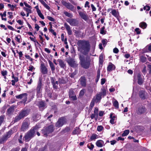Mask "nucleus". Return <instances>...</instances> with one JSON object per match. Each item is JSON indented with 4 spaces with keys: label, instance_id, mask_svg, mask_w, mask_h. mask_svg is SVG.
Masks as SVG:
<instances>
[{
    "label": "nucleus",
    "instance_id": "473e14b6",
    "mask_svg": "<svg viewBox=\"0 0 151 151\" xmlns=\"http://www.w3.org/2000/svg\"><path fill=\"white\" fill-rule=\"evenodd\" d=\"M7 139L3 135L2 137L0 138V144H4Z\"/></svg>",
    "mask_w": 151,
    "mask_h": 151
},
{
    "label": "nucleus",
    "instance_id": "f3484780",
    "mask_svg": "<svg viewBox=\"0 0 151 151\" xmlns=\"http://www.w3.org/2000/svg\"><path fill=\"white\" fill-rule=\"evenodd\" d=\"M40 68V72L42 74L44 75L47 74L48 73L47 68L46 67L43 63L41 64Z\"/></svg>",
    "mask_w": 151,
    "mask_h": 151
},
{
    "label": "nucleus",
    "instance_id": "58836bf2",
    "mask_svg": "<svg viewBox=\"0 0 151 151\" xmlns=\"http://www.w3.org/2000/svg\"><path fill=\"white\" fill-rule=\"evenodd\" d=\"M109 117L111 119L110 120V123L112 124H115V122H114V119L112 118V114H110Z\"/></svg>",
    "mask_w": 151,
    "mask_h": 151
},
{
    "label": "nucleus",
    "instance_id": "79ce46f5",
    "mask_svg": "<svg viewBox=\"0 0 151 151\" xmlns=\"http://www.w3.org/2000/svg\"><path fill=\"white\" fill-rule=\"evenodd\" d=\"M113 105L116 108H118L119 106V103L116 100H115L113 103Z\"/></svg>",
    "mask_w": 151,
    "mask_h": 151
},
{
    "label": "nucleus",
    "instance_id": "20e7f679",
    "mask_svg": "<svg viewBox=\"0 0 151 151\" xmlns=\"http://www.w3.org/2000/svg\"><path fill=\"white\" fill-rule=\"evenodd\" d=\"M30 112V109H23L19 112L18 115L14 119V122H16L27 116Z\"/></svg>",
    "mask_w": 151,
    "mask_h": 151
},
{
    "label": "nucleus",
    "instance_id": "423d86ee",
    "mask_svg": "<svg viewBox=\"0 0 151 151\" xmlns=\"http://www.w3.org/2000/svg\"><path fill=\"white\" fill-rule=\"evenodd\" d=\"M54 127L53 125H50L47 127H44L42 130V133L46 137L48 136V134L51 133L54 130Z\"/></svg>",
    "mask_w": 151,
    "mask_h": 151
},
{
    "label": "nucleus",
    "instance_id": "7c9ffc66",
    "mask_svg": "<svg viewBox=\"0 0 151 151\" xmlns=\"http://www.w3.org/2000/svg\"><path fill=\"white\" fill-rule=\"evenodd\" d=\"M139 26L143 29H145L147 28V24L145 22H142L140 23Z\"/></svg>",
    "mask_w": 151,
    "mask_h": 151
},
{
    "label": "nucleus",
    "instance_id": "4468645a",
    "mask_svg": "<svg viewBox=\"0 0 151 151\" xmlns=\"http://www.w3.org/2000/svg\"><path fill=\"white\" fill-rule=\"evenodd\" d=\"M50 80L53 89L56 90L58 88V81H56V78L55 77H51Z\"/></svg>",
    "mask_w": 151,
    "mask_h": 151
},
{
    "label": "nucleus",
    "instance_id": "f03ea898",
    "mask_svg": "<svg viewBox=\"0 0 151 151\" xmlns=\"http://www.w3.org/2000/svg\"><path fill=\"white\" fill-rule=\"evenodd\" d=\"M102 92L97 93L92 99L90 105V107L91 109L94 106L95 103L100 102L102 98V96H105L106 94V91L104 88L101 89Z\"/></svg>",
    "mask_w": 151,
    "mask_h": 151
},
{
    "label": "nucleus",
    "instance_id": "c9c22d12",
    "mask_svg": "<svg viewBox=\"0 0 151 151\" xmlns=\"http://www.w3.org/2000/svg\"><path fill=\"white\" fill-rule=\"evenodd\" d=\"M64 13L65 15L67 17H70L71 18L73 17V15L72 14L66 11L64 12Z\"/></svg>",
    "mask_w": 151,
    "mask_h": 151
},
{
    "label": "nucleus",
    "instance_id": "6e6552de",
    "mask_svg": "<svg viewBox=\"0 0 151 151\" xmlns=\"http://www.w3.org/2000/svg\"><path fill=\"white\" fill-rule=\"evenodd\" d=\"M147 110L146 107L142 105L139 106L136 112L138 115H141L146 114L147 113Z\"/></svg>",
    "mask_w": 151,
    "mask_h": 151
},
{
    "label": "nucleus",
    "instance_id": "37998d69",
    "mask_svg": "<svg viewBox=\"0 0 151 151\" xmlns=\"http://www.w3.org/2000/svg\"><path fill=\"white\" fill-rule=\"evenodd\" d=\"M141 62L142 63H145L147 60V58L144 56H141L140 57Z\"/></svg>",
    "mask_w": 151,
    "mask_h": 151
},
{
    "label": "nucleus",
    "instance_id": "c85d7f7f",
    "mask_svg": "<svg viewBox=\"0 0 151 151\" xmlns=\"http://www.w3.org/2000/svg\"><path fill=\"white\" fill-rule=\"evenodd\" d=\"M48 62L52 73H54V71L55 70V68L52 62L50 60H49Z\"/></svg>",
    "mask_w": 151,
    "mask_h": 151
},
{
    "label": "nucleus",
    "instance_id": "3c124183",
    "mask_svg": "<svg viewBox=\"0 0 151 151\" xmlns=\"http://www.w3.org/2000/svg\"><path fill=\"white\" fill-rule=\"evenodd\" d=\"M143 9L144 10L148 11L150 10V8L149 6L146 5L145 6H144Z\"/></svg>",
    "mask_w": 151,
    "mask_h": 151
},
{
    "label": "nucleus",
    "instance_id": "412c9836",
    "mask_svg": "<svg viewBox=\"0 0 151 151\" xmlns=\"http://www.w3.org/2000/svg\"><path fill=\"white\" fill-rule=\"evenodd\" d=\"M115 69L116 67L115 65L111 62H109L107 68V72H110L113 70H114Z\"/></svg>",
    "mask_w": 151,
    "mask_h": 151
},
{
    "label": "nucleus",
    "instance_id": "ea45409f",
    "mask_svg": "<svg viewBox=\"0 0 151 151\" xmlns=\"http://www.w3.org/2000/svg\"><path fill=\"white\" fill-rule=\"evenodd\" d=\"M100 70L99 69L97 70V78H96V82H97L100 78Z\"/></svg>",
    "mask_w": 151,
    "mask_h": 151
},
{
    "label": "nucleus",
    "instance_id": "5fc2aeb1",
    "mask_svg": "<svg viewBox=\"0 0 151 151\" xmlns=\"http://www.w3.org/2000/svg\"><path fill=\"white\" fill-rule=\"evenodd\" d=\"M76 74V72L75 71L72 73H70V74L69 76L71 78H73L75 76Z\"/></svg>",
    "mask_w": 151,
    "mask_h": 151
},
{
    "label": "nucleus",
    "instance_id": "0e129e2a",
    "mask_svg": "<svg viewBox=\"0 0 151 151\" xmlns=\"http://www.w3.org/2000/svg\"><path fill=\"white\" fill-rule=\"evenodd\" d=\"M18 37H21V36L20 35H19L17 36H16L15 38V40L17 42L19 43H20V38H18Z\"/></svg>",
    "mask_w": 151,
    "mask_h": 151
},
{
    "label": "nucleus",
    "instance_id": "680f3d73",
    "mask_svg": "<svg viewBox=\"0 0 151 151\" xmlns=\"http://www.w3.org/2000/svg\"><path fill=\"white\" fill-rule=\"evenodd\" d=\"M98 109L97 107H95V109L94 111V114H96V115L97 116H98Z\"/></svg>",
    "mask_w": 151,
    "mask_h": 151
},
{
    "label": "nucleus",
    "instance_id": "774afa93",
    "mask_svg": "<svg viewBox=\"0 0 151 151\" xmlns=\"http://www.w3.org/2000/svg\"><path fill=\"white\" fill-rule=\"evenodd\" d=\"M35 69V68H34V67L32 65H30L29 67V69H28V70L29 71L32 72L33 69Z\"/></svg>",
    "mask_w": 151,
    "mask_h": 151
},
{
    "label": "nucleus",
    "instance_id": "393cba45",
    "mask_svg": "<svg viewBox=\"0 0 151 151\" xmlns=\"http://www.w3.org/2000/svg\"><path fill=\"white\" fill-rule=\"evenodd\" d=\"M80 84L81 86L85 87L86 86V79L84 76H81L80 79Z\"/></svg>",
    "mask_w": 151,
    "mask_h": 151
},
{
    "label": "nucleus",
    "instance_id": "13d9d810",
    "mask_svg": "<svg viewBox=\"0 0 151 151\" xmlns=\"http://www.w3.org/2000/svg\"><path fill=\"white\" fill-rule=\"evenodd\" d=\"M75 33V35L76 37H79V35L80 33V32L79 30H75V31L74 32Z\"/></svg>",
    "mask_w": 151,
    "mask_h": 151
},
{
    "label": "nucleus",
    "instance_id": "864d4df0",
    "mask_svg": "<svg viewBox=\"0 0 151 151\" xmlns=\"http://www.w3.org/2000/svg\"><path fill=\"white\" fill-rule=\"evenodd\" d=\"M107 40L106 39H103L101 41L102 43L104 46H105L107 44Z\"/></svg>",
    "mask_w": 151,
    "mask_h": 151
},
{
    "label": "nucleus",
    "instance_id": "5701e85b",
    "mask_svg": "<svg viewBox=\"0 0 151 151\" xmlns=\"http://www.w3.org/2000/svg\"><path fill=\"white\" fill-rule=\"evenodd\" d=\"M14 129V128H13L12 129H10L8 132L6 133V134L4 135L7 139L10 137L11 135L14 133V132L13 130V129Z\"/></svg>",
    "mask_w": 151,
    "mask_h": 151
},
{
    "label": "nucleus",
    "instance_id": "ddd939ff",
    "mask_svg": "<svg viewBox=\"0 0 151 151\" xmlns=\"http://www.w3.org/2000/svg\"><path fill=\"white\" fill-rule=\"evenodd\" d=\"M147 93L145 90H140L138 93L139 97L142 100H145L147 99Z\"/></svg>",
    "mask_w": 151,
    "mask_h": 151
},
{
    "label": "nucleus",
    "instance_id": "c756f323",
    "mask_svg": "<svg viewBox=\"0 0 151 151\" xmlns=\"http://www.w3.org/2000/svg\"><path fill=\"white\" fill-rule=\"evenodd\" d=\"M103 141L102 140H99L97 141L96 142V145L97 147H101L103 146Z\"/></svg>",
    "mask_w": 151,
    "mask_h": 151
},
{
    "label": "nucleus",
    "instance_id": "a878e982",
    "mask_svg": "<svg viewBox=\"0 0 151 151\" xmlns=\"http://www.w3.org/2000/svg\"><path fill=\"white\" fill-rule=\"evenodd\" d=\"M58 61L59 62V65L61 68H66V65L65 64L64 61L60 59H58Z\"/></svg>",
    "mask_w": 151,
    "mask_h": 151
},
{
    "label": "nucleus",
    "instance_id": "c03bdc74",
    "mask_svg": "<svg viewBox=\"0 0 151 151\" xmlns=\"http://www.w3.org/2000/svg\"><path fill=\"white\" fill-rule=\"evenodd\" d=\"M39 151H47V146L45 145L44 147L40 148Z\"/></svg>",
    "mask_w": 151,
    "mask_h": 151
},
{
    "label": "nucleus",
    "instance_id": "f8f14e48",
    "mask_svg": "<svg viewBox=\"0 0 151 151\" xmlns=\"http://www.w3.org/2000/svg\"><path fill=\"white\" fill-rule=\"evenodd\" d=\"M61 3L62 4L66 7L68 9L71 10L72 11H73L74 6L70 3H67L64 0H62L61 1Z\"/></svg>",
    "mask_w": 151,
    "mask_h": 151
},
{
    "label": "nucleus",
    "instance_id": "b1692460",
    "mask_svg": "<svg viewBox=\"0 0 151 151\" xmlns=\"http://www.w3.org/2000/svg\"><path fill=\"white\" fill-rule=\"evenodd\" d=\"M64 25L68 35H71L72 34V31L70 27L67 23H65Z\"/></svg>",
    "mask_w": 151,
    "mask_h": 151
},
{
    "label": "nucleus",
    "instance_id": "aec40b11",
    "mask_svg": "<svg viewBox=\"0 0 151 151\" xmlns=\"http://www.w3.org/2000/svg\"><path fill=\"white\" fill-rule=\"evenodd\" d=\"M67 62L71 67L73 68L76 66V61L74 59L72 58H69L67 60Z\"/></svg>",
    "mask_w": 151,
    "mask_h": 151
},
{
    "label": "nucleus",
    "instance_id": "052dcab7",
    "mask_svg": "<svg viewBox=\"0 0 151 151\" xmlns=\"http://www.w3.org/2000/svg\"><path fill=\"white\" fill-rule=\"evenodd\" d=\"M147 70H149V73L150 74H151V65L148 64L147 65Z\"/></svg>",
    "mask_w": 151,
    "mask_h": 151
},
{
    "label": "nucleus",
    "instance_id": "49530a36",
    "mask_svg": "<svg viewBox=\"0 0 151 151\" xmlns=\"http://www.w3.org/2000/svg\"><path fill=\"white\" fill-rule=\"evenodd\" d=\"M85 93V89H83L81 90L80 91V92L79 94V96L80 97H82L83 96Z\"/></svg>",
    "mask_w": 151,
    "mask_h": 151
},
{
    "label": "nucleus",
    "instance_id": "a18cd8bd",
    "mask_svg": "<svg viewBox=\"0 0 151 151\" xmlns=\"http://www.w3.org/2000/svg\"><path fill=\"white\" fill-rule=\"evenodd\" d=\"M1 73L3 76H5L7 75L8 72L7 70H3L1 71Z\"/></svg>",
    "mask_w": 151,
    "mask_h": 151
},
{
    "label": "nucleus",
    "instance_id": "4be33fe9",
    "mask_svg": "<svg viewBox=\"0 0 151 151\" xmlns=\"http://www.w3.org/2000/svg\"><path fill=\"white\" fill-rule=\"evenodd\" d=\"M14 107L15 106L14 105H12L8 108L6 112V115L9 116H10L12 115L14 110Z\"/></svg>",
    "mask_w": 151,
    "mask_h": 151
},
{
    "label": "nucleus",
    "instance_id": "e433bc0d",
    "mask_svg": "<svg viewBox=\"0 0 151 151\" xmlns=\"http://www.w3.org/2000/svg\"><path fill=\"white\" fill-rule=\"evenodd\" d=\"M105 27L103 26L101 29L100 30V33L102 35H104L106 34V31H105Z\"/></svg>",
    "mask_w": 151,
    "mask_h": 151
},
{
    "label": "nucleus",
    "instance_id": "4d7b16f0",
    "mask_svg": "<svg viewBox=\"0 0 151 151\" xmlns=\"http://www.w3.org/2000/svg\"><path fill=\"white\" fill-rule=\"evenodd\" d=\"M103 129V127L101 125L98 126L97 127V130L99 131L100 132Z\"/></svg>",
    "mask_w": 151,
    "mask_h": 151
},
{
    "label": "nucleus",
    "instance_id": "603ef678",
    "mask_svg": "<svg viewBox=\"0 0 151 151\" xmlns=\"http://www.w3.org/2000/svg\"><path fill=\"white\" fill-rule=\"evenodd\" d=\"M20 148L19 147H17L16 148H12L9 151H19Z\"/></svg>",
    "mask_w": 151,
    "mask_h": 151
},
{
    "label": "nucleus",
    "instance_id": "a19ab883",
    "mask_svg": "<svg viewBox=\"0 0 151 151\" xmlns=\"http://www.w3.org/2000/svg\"><path fill=\"white\" fill-rule=\"evenodd\" d=\"M46 92L47 93V96L50 98H51L52 97V93H51L50 90H49L48 89H46L45 90Z\"/></svg>",
    "mask_w": 151,
    "mask_h": 151
},
{
    "label": "nucleus",
    "instance_id": "9b49d317",
    "mask_svg": "<svg viewBox=\"0 0 151 151\" xmlns=\"http://www.w3.org/2000/svg\"><path fill=\"white\" fill-rule=\"evenodd\" d=\"M68 96L69 98L71 100L75 101L77 99L76 94L74 92L73 88H71L69 90Z\"/></svg>",
    "mask_w": 151,
    "mask_h": 151
},
{
    "label": "nucleus",
    "instance_id": "e2e57ef3",
    "mask_svg": "<svg viewBox=\"0 0 151 151\" xmlns=\"http://www.w3.org/2000/svg\"><path fill=\"white\" fill-rule=\"evenodd\" d=\"M5 116L4 115H2L0 116V122L2 123L4 121Z\"/></svg>",
    "mask_w": 151,
    "mask_h": 151
},
{
    "label": "nucleus",
    "instance_id": "de8ad7c7",
    "mask_svg": "<svg viewBox=\"0 0 151 151\" xmlns=\"http://www.w3.org/2000/svg\"><path fill=\"white\" fill-rule=\"evenodd\" d=\"M87 147L89 149L92 150H93L94 146L92 143H91L90 145L88 144L87 145Z\"/></svg>",
    "mask_w": 151,
    "mask_h": 151
},
{
    "label": "nucleus",
    "instance_id": "72a5a7b5",
    "mask_svg": "<svg viewBox=\"0 0 151 151\" xmlns=\"http://www.w3.org/2000/svg\"><path fill=\"white\" fill-rule=\"evenodd\" d=\"M98 136L96 134H93L91 136L90 139L91 140H95V139L98 138Z\"/></svg>",
    "mask_w": 151,
    "mask_h": 151
},
{
    "label": "nucleus",
    "instance_id": "6ab92c4d",
    "mask_svg": "<svg viewBox=\"0 0 151 151\" xmlns=\"http://www.w3.org/2000/svg\"><path fill=\"white\" fill-rule=\"evenodd\" d=\"M78 13L79 16L82 19L85 21H86L88 20V16L86 12L84 11L83 12H81L79 11L78 12Z\"/></svg>",
    "mask_w": 151,
    "mask_h": 151
},
{
    "label": "nucleus",
    "instance_id": "1a4fd4ad",
    "mask_svg": "<svg viewBox=\"0 0 151 151\" xmlns=\"http://www.w3.org/2000/svg\"><path fill=\"white\" fill-rule=\"evenodd\" d=\"M28 94L26 93H24L21 94L19 95H16L15 96V97L17 99H21L24 98L22 101H20L21 103H23L24 105L27 104L26 101H27V96Z\"/></svg>",
    "mask_w": 151,
    "mask_h": 151
},
{
    "label": "nucleus",
    "instance_id": "cd10ccee",
    "mask_svg": "<svg viewBox=\"0 0 151 151\" xmlns=\"http://www.w3.org/2000/svg\"><path fill=\"white\" fill-rule=\"evenodd\" d=\"M79 129V128L78 127H76L72 132V135H75L80 134V131Z\"/></svg>",
    "mask_w": 151,
    "mask_h": 151
},
{
    "label": "nucleus",
    "instance_id": "39448f33",
    "mask_svg": "<svg viewBox=\"0 0 151 151\" xmlns=\"http://www.w3.org/2000/svg\"><path fill=\"white\" fill-rule=\"evenodd\" d=\"M42 79L40 78L37 82V85L35 90L36 92L37 98H40L42 96V87L43 85L42 83Z\"/></svg>",
    "mask_w": 151,
    "mask_h": 151
},
{
    "label": "nucleus",
    "instance_id": "338daca9",
    "mask_svg": "<svg viewBox=\"0 0 151 151\" xmlns=\"http://www.w3.org/2000/svg\"><path fill=\"white\" fill-rule=\"evenodd\" d=\"M47 19L49 20L52 22H54L55 21V19L50 16H47Z\"/></svg>",
    "mask_w": 151,
    "mask_h": 151
},
{
    "label": "nucleus",
    "instance_id": "0eeeda50",
    "mask_svg": "<svg viewBox=\"0 0 151 151\" xmlns=\"http://www.w3.org/2000/svg\"><path fill=\"white\" fill-rule=\"evenodd\" d=\"M66 122V119L65 116H63L58 119V120L55 124V127L59 128L62 127Z\"/></svg>",
    "mask_w": 151,
    "mask_h": 151
},
{
    "label": "nucleus",
    "instance_id": "7ed1b4c3",
    "mask_svg": "<svg viewBox=\"0 0 151 151\" xmlns=\"http://www.w3.org/2000/svg\"><path fill=\"white\" fill-rule=\"evenodd\" d=\"M39 128L38 126L37 125L33 127L25 134L23 139L24 138L26 141H29L35 136V131L38 130Z\"/></svg>",
    "mask_w": 151,
    "mask_h": 151
},
{
    "label": "nucleus",
    "instance_id": "2f4dec72",
    "mask_svg": "<svg viewBox=\"0 0 151 151\" xmlns=\"http://www.w3.org/2000/svg\"><path fill=\"white\" fill-rule=\"evenodd\" d=\"M41 3L48 10H49L50 9V7L47 5L46 3L43 0H39Z\"/></svg>",
    "mask_w": 151,
    "mask_h": 151
},
{
    "label": "nucleus",
    "instance_id": "dca6fc26",
    "mask_svg": "<svg viewBox=\"0 0 151 151\" xmlns=\"http://www.w3.org/2000/svg\"><path fill=\"white\" fill-rule=\"evenodd\" d=\"M137 79L138 84L140 86L142 85L144 82V78H142L141 73H139L137 74Z\"/></svg>",
    "mask_w": 151,
    "mask_h": 151
},
{
    "label": "nucleus",
    "instance_id": "2eb2a0df",
    "mask_svg": "<svg viewBox=\"0 0 151 151\" xmlns=\"http://www.w3.org/2000/svg\"><path fill=\"white\" fill-rule=\"evenodd\" d=\"M39 110L40 111H43L46 109L47 107V104L44 101H40L39 102L38 105Z\"/></svg>",
    "mask_w": 151,
    "mask_h": 151
},
{
    "label": "nucleus",
    "instance_id": "a211bd4d",
    "mask_svg": "<svg viewBox=\"0 0 151 151\" xmlns=\"http://www.w3.org/2000/svg\"><path fill=\"white\" fill-rule=\"evenodd\" d=\"M29 125V122H23L21 128V131L23 132L25 131L28 129Z\"/></svg>",
    "mask_w": 151,
    "mask_h": 151
},
{
    "label": "nucleus",
    "instance_id": "bf43d9fd",
    "mask_svg": "<svg viewBox=\"0 0 151 151\" xmlns=\"http://www.w3.org/2000/svg\"><path fill=\"white\" fill-rule=\"evenodd\" d=\"M23 9L27 13H32V11L31 10V9H30L26 7H24L23 8Z\"/></svg>",
    "mask_w": 151,
    "mask_h": 151
},
{
    "label": "nucleus",
    "instance_id": "8fccbe9b",
    "mask_svg": "<svg viewBox=\"0 0 151 151\" xmlns=\"http://www.w3.org/2000/svg\"><path fill=\"white\" fill-rule=\"evenodd\" d=\"M17 52L18 53L19 55V57L20 59H21V58L22 57V56L23 55V54L22 51H20L19 52H18V51L17 50H16Z\"/></svg>",
    "mask_w": 151,
    "mask_h": 151
},
{
    "label": "nucleus",
    "instance_id": "9d476101",
    "mask_svg": "<svg viewBox=\"0 0 151 151\" xmlns=\"http://www.w3.org/2000/svg\"><path fill=\"white\" fill-rule=\"evenodd\" d=\"M66 21L72 26H77L79 24V21L76 19L68 18Z\"/></svg>",
    "mask_w": 151,
    "mask_h": 151
},
{
    "label": "nucleus",
    "instance_id": "09e8293b",
    "mask_svg": "<svg viewBox=\"0 0 151 151\" xmlns=\"http://www.w3.org/2000/svg\"><path fill=\"white\" fill-rule=\"evenodd\" d=\"M22 134H21L18 139L19 142L20 144H22L23 143V142L22 141Z\"/></svg>",
    "mask_w": 151,
    "mask_h": 151
},
{
    "label": "nucleus",
    "instance_id": "6e6d98bb",
    "mask_svg": "<svg viewBox=\"0 0 151 151\" xmlns=\"http://www.w3.org/2000/svg\"><path fill=\"white\" fill-rule=\"evenodd\" d=\"M134 31L136 32V34L137 35L141 33V30L138 28H135Z\"/></svg>",
    "mask_w": 151,
    "mask_h": 151
},
{
    "label": "nucleus",
    "instance_id": "4c0bfd02",
    "mask_svg": "<svg viewBox=\"0 0 151 151\" xmlns=\"http://www.w3.org/2000/svg\"><path fill=\"white\" fill-rule=\"evenodd\" d=\"M129 130H125L124 131V132L122 134V137L126 136L129 134Z\"/></svg>",
    "mask_w": 151,
    "mask_h": 151
},
{
    "label": "nucleus",
    "instance_id": "f704fd0d",
    "mask_svg": "<svg viewBox=\"0 0 151 151\" xmlns=\"http://www.w3.org/2000/svg\"><path fill=\"white\" fill-rule=\"evenodd\" d=\"M58 82L60 84H65L67 83L66 81L63 78L58 79Z\"/></svg>",
    "mask_w": 151,
    "mask_h": 151
},
{
    "label": "nucleus",
    "instance_id": "f257e3e1",
    "mask_svg": "<svg viewBox=\"0 0 151 151\" xmlns=\"http://www.w3.org/2000/svg\"><path fill=\"white\" fill-rule=\"evenodd\" d=\"M77 45L78 51L83 54L79 55V64L82 68L88 69L91 64L90 58L88 56L86 57L85 60L84 55H87L90 51L91 46L90 42L88 40H80L78 41Z\"/></svg>",
    "mask_w": 151,
    "mask_h": 151
},
{
    "label": "nucleus",
    "instance_id": "bb28decb",
    "mask_svg": "<svg viewBox=\"0 0 151 151\" xmlns=\"http://www.w3.org/2000/svg\"><path fill=\"white\" fill-rule=\"evenodd\" d=\"M112 14L117 18H119V13L115 9H114L111 12Z\"/></svg>",
    "mask_w": 151,
    "mask_h": 151
},
{
    "label": "nucleus",
    "instance_id": "69168bd1",
    "mask_svg": "<svg viewBox=\"0 0 151 151\" xmlns=\"http://www.w3.org/2000/svg\"><path fill=\"white\" fill-rule=\"evenodd\" d=\"M70 127H67L64 129V131L65 132H68L70 131Z\"/></svg>",
    "mask_w": 151,
    "mask_h": 151
}]
</instances>
